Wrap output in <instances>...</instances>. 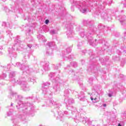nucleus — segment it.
I'll use <instances>...</instances> for the list:
<instances>
[{"label":"nucleus","instance_id":"nucleus-1","mask_svg":"<svg viewBox=\"0 0 126 126\" xmlns=\"http://www.w3.org/2000/svg\"><path fill=\"white\" fill-rule=\"evenodd\" d=\"M48 23H49V20H46V21H45V24H48Z\"/></svg>","mask_w":126,"mask_h":126},{"label":"nucleus","instance_id":"nucleus-2","mask_svg":"<svg viewBox=\"0 0 126 126\" xmlns=\"http://www.w3.org/2000/svg\"><path fill=\"white\" fill-rule=\"evenodd\" d=\"M108 96H109V97H112V94H108Z\"/></svg>","mask_w":126,"mask_h":126},{"label":"nucleus","instance_id":"nucleus-3","mask_svg":"<svg viewBox=\"0 0 126 126\" xmlns=\"http://www.w3.org/2000/svg\"><path fill=\"white\" fill-rule=\"evenodd\" d=\"M91 100H92V101H93V100H94V98H93V97H91Z\"/></svg>","mask_w":126,"mask_h":126},{"label":"nucleus","instance_id":"nucleus-4","mask_svg":"<svg viewBox=\"0 0 126 126\" xmlns=\"http://www.w3.org/2000/svg\"><path fill=\"white\" fill-rule=\"evenodd\" d=\"M107 105L106 104H103V107H106Z\"/></svg>","mask_w":126,"mask_h":126},{"label":"nucleus","instance_id":"nucleus-5","mask_svg":"<svg viewBox=\"0 0 126 126\" xmlns=\"http://www.w3.org/2000/svg\"><path fill=\"white\" fill-rule=\"evenodd\" d=\"M118 126H122V125H121V124H119Z\"/></svg>","mask_w":126,"mask_h":126},{"label":"nucleus","instance_id":"nucleus-6","mask_svg":"<svg viewBox=\"0 0 126 126\" xmlns=\"http://www.w3.org/2000/svg\"><path fill=\"white\" fill-rule=\"evenodd\" d=\"M97 99V98H95L94 100H96Z\"/></svg>","mask_w":126,"mask_h":126}]
</instances>
